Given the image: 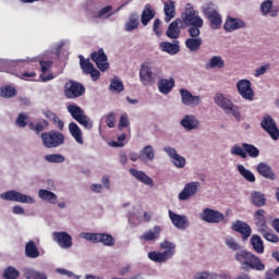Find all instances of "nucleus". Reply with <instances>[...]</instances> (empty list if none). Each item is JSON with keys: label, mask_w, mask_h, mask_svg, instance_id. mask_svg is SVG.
<instances>
[{"label": "nucleus", "mask_w": 279, "mask_h": 279, "mask_svg": "<svg viewBox=\"0 0 279 279\" xmlns=\"http://www.w3.org/2000/svg\"><path fill=\"white\" fill-rule=\"evenodd\" d=\"M28 128L29 130H32V132L40 134V132H44L45 130H47V128H49V121L43 119L39 122H36L35 124L34 122H31L28 123Z\"/></svg>", "instance_id": "obj_42"}, {"label": "nucleus", "mask_w": 279, "mask_h": 279, "mask_svg": "<svg viewBox=\"0 0 279 279\" xmlns=\"http://www.w3.org/2000/svg\"><path fill=\"white\" fill-rule=\"evenodd\" d=\"M181 17L185 27H189L187 33L190 37L197 38L202 34L201 28L204 27V20L199 16V12L193 9V7L185 8Z\"/></svg>", "instance_id": "obj_1"}, {"label": "nucleus", "mask_w": 279, "mask_h": 279, "mask_svg": "<svg viewBox=\"0 0 279 279\" xmlns=\"http://www.w3.org/2000/svg\"><path fill=\"white\" fill-rule=\"evenodd\" d=\"M68 112L71 114L74 121H77V123H80V125H83V128H86V130L93 129V122H90V119L84 114V110L80 106L69 105Z\"/></svg>", "instance_id": "obj_6"}, {"label": "nucleus", "mask_w": 279, "mask_h": 279, "mask_svg": "<svg viewBox=\"0 0 279 279\" xmlns=\"http://www.w3.org/2000/svg\"><path fill=\"white\" fill-rule=\"evenodd\" d=\"M16 125H19V128H27V116L25 113L19 114Z\"/></svg>", "instance_id": "obj_57"}, {"label": "nucleus", "mask_w": 279, "mask_h": 279, "mask_svg": "<svg viewBox=\"0 0 279 279\" xmlns=\"http://www.w3.org/2000/svg\"><path fill=\"white\" fill-rule=\"evenodd\" d=\"M38 195L44 202H48L49 204H58V195L51 191L39 190Z\"/></svg>", "instance_id": "obj_40"}, {"label": "nucleus", "mask_w": 279, "mask_h": 279, "mask_svg": "<svg viewBox=\"0 0 279 279\" xmlns=\"http://www.w3.org/2000/svg\"><path fill=\"white\" fill-rule=\"evenodd\" d=\"M181 125L186 132H191V130H197V128H199V120L194 116H185L181 120Z\"/></svg>", "instance_id": "obj_23"}, {"label": "nucleus", "mask_w": 279, "mask_h": 279, "mask_svg": "<svg viewBox=\"0 0 279 279\" xmlns=\"http://www.w3.org/2000/svg\"><path fill=\"white\" fill-rule=\"evenodd\" d=\"M231 154L233 156H240L241 158H247V153H245V149L243 148V146H239V145H234L231 148Z\"/></svg>", "instance_id": "obj_55"}, {"label": "nucleus", "mask_w": 279, "mask_h": 279, "mask_svg": "<svg viewBox=\"0 0 279 279\" xmlns=\"http://www.w3.org/2000/svg\"><path fill=\"white\" fill-rule=\"evenodd\" d=\"M257 173H259V175H262L263 178H266V180H276V173L269 167V165L265 162H260L257 165Z\"/></svg>", "instance_id": "obj_25"}, {"label": "nucleus", "mask_w": 279, "mask_h": 279, "mask_svg": "<svg viewBox=\"0 0 279 279\" xmlns=\"http://www.w3.org/2000/svg\"><path fill=\"white\" fill-rule=\"evenodd\" d=\"M69 132L71 136L74 137V141L78 143L80 145H84V137L82 136V129L77 125L75 122H71L69 124Z\"/></svg>", "instance_id": "obj_30"}, {"label": "nucleus", "mask_w": 279, "mask_h": 279, "mask_svg": "<svg viewBox=\"0 0 279 279\" xmlns=\"http://www.w3.org/2000/svg\"><path fill=\"white\" fill-rule=\"evenodd\" d=\"M226 244L228 245V247L230 250H233V252H239V250H241V245H239V243H236V241H234V239L227 240Z\"/></svg>", "instance_id": "obj_59"}, {"label": "nucleus", "mask_w": 279, "mask_h": 279, "mask_svg": "<svg viewBox=\"0 0 279 279\" xmlns=\"http://www.w3.org/2000/svg\"><path fill=\"white\" fill-rule=\"evenodd\" d=\"M226 66V61L221 56H214L206 63L205 69H223Z\"/></svg>", "instance_id": "obj_39"}, {"label": "nucleus", "mask_w": 279, "mask_h": 279, "mask_svg": "<svg viewBox=\"0 0 279 279\" xmlns=\"http://www.w3.org/2000/svg\"><path fill=\"white\" fill-rule=\"evenodd\" d=\"M160 232H162V228L160 226H155L153 229L145 232L141 235L142 241H156L160 236Z\"/></svg>", "instance_id": "obj_33"}, {"label": "nucleus", "mask_w": 279, "mask_h": 279, "mask_svg": "<svg viewBox=\"0 0 279 279\" xmlns=\"http://www.w3.org/2000/svg\"><path fill=\"white\" fill-rule=\"evenodd\" d=\"M238 171L240 175H242V178L246 180V182H256V177L254 175V173H252V171L245 169V166L238 165Z\"/></svg>", "instance_id": "obj_46"}, {"label": "nucleus", "mask_w": 279, "mask_h": 279, "mask_svg": "<svg viewBox=\"0 0 279 279\" xmlns=\"http://www.w3.org/2000/svg\"><path fill=\"white\" fill-rule=\"evenodd\" d=\"M1 199L5 202H19L20 204H34V198L14 190L1 194Z\"/></svg>", "instance_id": "obj_10"}, {"label": "nucleus", "mask_w": 279, "mask_h": 279, "mask_svg": "<svg viewBox=\"0 0 279 279\" xmlns=\"http://www.w3.org/2000/svg\"><path fill=\"white\" fill-rule=\"evenodd\" d=\"M163 151H166V154H168V156L172 159V163L174 165V167H177L178 169H184V167L186 166V159L180 156L175 148L168 146L163 148Z\"/></svg>", "instance_id": "obj_17"}, {"label": "nucleus", "mask_w": 279, "mask_h": 279, "mask_svg": "<svg viewBox=\"0 0 279 279\" xmlns=\"http://www.w3.org/2000/svg\"><path fill=\"white\" fill-rule=\"evenodd\" d=\"M163 11L166 15L165 22L170 23L172 19H175V2L172 0L165 2Z\"/></svg>", "instance_id": "obj_32"}, {"label": "nucleus", "mask_w": 279, "mask_h": 279, "mask_svg": "<svg viewBox=\"0 0 279 279\" xmlns=\"http://www.w3.org/2000/svg\"><path fill=\"white\" fill-rule=\"evenodd\" d=\"M175 86V80L173 78H161L158 82V90L162 95H169L171 90H173V87Z\"/></svg>", "instance_id": "obj_22"}, {"label": "nucleus", "mask_w": 279, "mask_h": 279, "mask_svg": "<svg viewBox=\"0 0 279 279\" xmlns=\"http://www.w3.org/2000/svg\"><path fill=\"white\" fill-rule=\"evenodd\" d=\"M242 147L246 154V157L258 158V156H260V150L252 144L243 143Z\"/></svg>", "instance_id": "obj_45"}, {"label": "nucleus", "mask_w": 279, "mask_h": 279, "mask_svg": "<svg viewBox=\"0 0 279 279\" xmlns=\"http://www.w3.org/2000/svg\"><path fill=\"white\" fill-rule=\"evenodd\" d=\"M202 12L207 17L210 16V14H215L217 10L215 9V4H213V2H208L202 7Z\"/></svg>", "instance_id": "obj_54"}, {"label": "nucleus", "mask_w": 279, "mask_h": 279, "mask_svg": "<svg viewBox=\"0 0 279 279\" xmlns=\"http://www.w3.org/2000/svg\"><path fill=\"white\" fill-rule=\"evenodd\" d=\"M92 62H95L97 69L99 71H108L110 69V63H108V56L104 51V48L98 49L90 53Z\"/></svg>", "instance_id": "obj_8"}, {"label": "nucleus", "mask_w": 279, "mask_h": 279, "mask_svg": "<svg viewBox=\"0 0 279 279\" xmlns=\"http://www.w3.org/2000/svg\"><path fill=\"white\" fill-rule=\"evenodd\" d=\"M40 138L46 149H56V147H60L61 145H64V141H65V137L62 134V132L57 130L41 133Z\"/></svg>", "instance_id": "obj_4"}, {"label": "nucleus", "mask_w": 279, "mask_h": 279, "mask_svg": "<svg viewBox=\"0 0 279 279\" xmlns=\"http://www.w3.org/2000/svg\"><path fill=\"white\" fill-rule=\"evenodd\" d=\"M128 138V135L125 133H122L121 135L118 136V142H112L111 145L112 147H123L125 145L123 141Z\"/></svg>", "instance_id": "obj_61"}, {"label": "nucleus", "mask_w": 279, "mask_h": 279, "mask_svg": "<svg viewBox=\"0 0 279 279\" xmlns=\"http://www.w3.org/2000/svg\"><path fill=\"white\" fill-rule=\"evenodd\" d=\"M19 92H16V88H14L11 85H5L0 88V97H3L4 99H12V97H16Z\"/></svg>", "instance_id": "obj_44"}, {"label": "nucleus", "mask_w": 279, "mask_h": 279, "mask_svg": "<svg viewBox=\"0 0 279 279\" xmlns=\"http://www.w3.org/2000/svg\"><path fill=\"white\" fill-rule=\"evenodd\" d=\"M47 162L62 163L64 162V156L60 154H49L45 156Z\"/></svg>", "instance_id": "obj_53"}, {"label": "nucleus", "mask_w": 279, "mask_h": 279, "mask_svg": "<svg viewBox=\"0 0 279 279\" xmlns=\"http://www.w3.org/2000/svg\"><path fill=\"white\" fill-rule=\"evenodd\" d=\"M106 123H107L108 128H114V125L117 123V118L114 117L113 112H111L107 116Z\"/></svg>", "instance_id": "obj_62"}, {"label": "nucleus", "mask_w": 279, "mask_h": 279, "mask_svg": "<svg viewBox=\"0 0 279 279\" xmlns=\"http://www.w3.org/2000/svg\"><path fill=\"white\" fill-rule=\"evenodd\" d=\"M154 72H151V62L145 61L140 68V82L143 86H151L154 84Z\"/></svg>", "instance_id": "obj_11"}, {"label": "nucleus", "mask_w": 279, "mask_h": 279, "mask_svg": "<svg viewBox=\"0 0 279 279\" xmlns=\"http://www.w3.org/2000/svg\"><path fill=\"white\" fill-rule=\"evenodd\" d=\"M259 234L266 240L269 241V243H278L279 238L278 234L274 233L269 227H266L265 229H262L259 231Z\"/></svg>", "instance_id": "obj_43"}, {"label": "nucleus", "mask_w": 279, "mask_h": 279, "mask_svg": "<svg viewBox=\"0 0 279 279\" xmlns=\"http://www.w3.org/2000/svg\"><path fill=\"white\" fill-rule=\"evenodd\" d=\"M138 13L134 12L129 15V21L124 24L125 32H134L138 29L140 20Z\"/></svg>", "instance_id": "obj_36"}, {"label": "nucleus", "mask_w": 279, "mask_h": 279, "mask_svg": "<svg viewBox=\"0 0 279 279\" xmlns=\"http://www.w3.org/2000/svg\"><path fill=\"white\" fill-rule=\"evenodd\" d=\"M53 241L58 243L59 247L62 250H69L73 247V238L65 231H56L52 233Z\"/></svg>", "instance_id": "obj_13"}, {"label": "nucleus", "mask_w": 279, "mask_h": 279, "mask_svg": "<svg viewBox=\"0 0 279 279\" xmlns=\"http://www.w3.org/2000/svg\"><path fill=\"white\" fill-rule=\"evenodd\" d=\"M153 29L157 36H160V34H162V31L160 29V19H156L154 21Z\"/></svg>", "instance_id": "obj_63"}, {"label": "nucleus", "mask_w": 279, "mask_h": 279, "mask_svg": "<svg viewBox=\"0 0 279 279\" xmlns=\"http://www.w3.org/2000/svg\"><path fill=\"white\" fill-rule=\"evenodd\" d=\"M21 272L14 268V266H9L3 271V278L7 279H17Z\"/></svg>", "instance_id": "obj_51"}, {"label": "nucleus", "mask_w": 279, "mask_h": 279, "mask_svg": "<svg viewBox=\"0 0 279 279\" xmlns=\"http://www.w3.org/2000/svg\"><path fill=\"white\" fill-rule=\"evenodd\" d=\"M206 19L209 21V27L211 29H220L221 28V23L223 21L221 20V14L219 12L211 13L206 16Z\"/></svg>", "instance_id": "obj_38"}, {"label": "nucleus", "mask_w": 279, "mask_h": 279, "mask_svg": "<svg viewBox=\"0 0 279 279\" xmlns=\"http://www.w3.org/2000/svg\"><path fill=\"white\" fill-rule=\"evenodd\" d=\"M160 247L166 251L162 253L156 251L148 253V258L153 260V263H167V260L172 258L173 254H175V244H173V242L163 241Z\"/></svg>", "instance_id": "obj_3"}, {"label": "nucleus", "mask_w": 279, "mask_h": 279, "mask_svg": "<svg viewBox=\"0 0 279 279\" xmlns=\"http://www.w3.org/2000/svg\"><path fill=\"white\" fill-rule=\"evenodd\" d=\"M277 276L276 269L266 271V279H278Z\"/></svg>", "instance_id": "obj_64"}, {"label": "nucleus", "mask_w": 279, "mask_h": 279, "mask_svg": "<svg viewBox=\"0 0 279 279\" xmlns=\"http://www.w3.org/2000/svg\"><path fill=\"white\" fill-rule=\"evenodd\" d=\"M78 59H80V66L83 73H86L87 75L89 71L95 68V65H93V63L90 62V59H85L84 56L82 54L78 56Z\"/></svg>", "instance_id": "obj_49"}, {"label": "nucleus", "mask_w": 279, "mask_h": 279, "mask_svg": "<svg viewBox=\"0 0 279 279\" xmlns=\"http://www.w3.org/2000/svg\"><path fill=\"white\" fill-rule=\"evenodd\" d=\"M260 128H263L267 134L272 138V141H278L279 138V129L276 124V120L269 114H265L260 121Z\"/></svg>", "instance_id": "obj_7"}, {"label": "nucleus", "mask_w": 279, "mask_h": 279, "mask_svg": "<svg viewBox=\"0 0 279 279\" xmlns=\"http://www.w3.org/2000/svg\"><path fill=\"white\" fill-rule=\"evenodd\" d=\"M25 256L27 258H38L40 256V251L36 246V242L31 240L25 244Z\"/></svg>", "instance_id": "obj_31"}, {"label": "nucleus", "mask_w": 279, "mask_h": 279, "mask_svg": "<svg viewBox=\"0 0 279 279\" xmlns=\"http://www.w3.org/2000/svg\"><path fill=\"white\" fill-rule=\"evenodd\" d=\"M24 276L26 279H47V275L45 272H40L35 269H26L24 271Z\"/></svg>", "instance_id": "obj_48"}, {"label": "nucleus", "mask_w": 279, "mask_h": 279, "mask_svg": "<svg viewBox=\"0 0 279 279\" xmlns=\"http://www.w3.org/2000/svg\"><path fill=\"white\" fill-rule=\"evenodd\" d=\"M128 125H130V119L128 118V113H123L120 117L119 130H123V128H128Z\"/></svg>", "instance_id": "obj_58"}, {"label": "nucleus", "mask_w": 279, "mask_h": 279, "mask_svg": "<svg viewBox=\"0 0 279 279\" xmlns=\"http://www.w3.org/2000/svg\"><path fill=\"white\" fill-rule=\"evenodd\" d=\"M257 231L260 232L267 228V219L265 218V209H258L254 214Z\"/></svg>", "instance_id": "obj_28"}, {"label": "nucleus", "mask_w": 279, "mask_h": 279, "mask_svg": "<svg viewBox=\"0 0 279 279\" xmlns=\"http://www.w3.org/2000/svg\"><path fill=\"white\" fill-rule=\"evenodd\" d=\"M251 245L257 254H263L265 252V244L263 243V239L258 234H253L251 236Z\"/></svg>", "instance_id": "obj_37"}, {"label": "nucleus", "mask_w": 279, "mask_h": 279, "mask_svg": "<svg viewBox=\"0 0 279 279\" xmlns=\"http://www.w3.org/2000/svg\"><path fill=\"white\" fill-rule=\"evenodd\" d=\"M169 219L171 220L172 226L178 228V230H186V228H189V218L184 215L169 210Z\"/></svg>", "instance_id": "obj_16"}, {"label": "nucleus", "mask_w": 279, "mask_h": 279, "mask_svg": "<svg viewBox=\"0 0 279 279\" xmlns=\"http://www.w3.org/2000/svg\"><path fill=\"white\" fill-rule=\"evenodd\" d=\"M231 230L233 232H239V234L242 235V241L245 243L250 236H252V227L247 225V222L242 221V220H236L235 222L232 223Z\"/></svg>", "instance_id": "obj_15"}, {"label": "nucleus", "mask_w": 279, "mask_h": 279, "mask_svg": "<svg viewBox=\"0 0 279 279\" xmlns=\"http://www.w3.org/2000/svg\"><path fill=\"white\" fill-rule=\"evenodd\" d=\"M141 160H144L145 162H153L156 158V151L154 150V146L147 145L145 146L141 151Z\"/></svg>", "instance_id": "obj_34"}, {"label": "nucleus", "mask_w": 279, "mask_h": 279, "mask_svg": "<svg viewBox=\"0 0 279 279\" xmlns=\"http://www.w3.org/2000/svg\"><path fill=\"white\" fill-rule=\"evenodd\" d=\"M86 93L84 85L70 81L65 84L64 95L68 99H77Z\"/></svg>", "instance_id": "obj_9"}, {"label": "nucleus", "mask_w": 279, "mask_h": 279, "mask_svg": "<svg viewBox=\"0 0 279 279\" xmlns=\"http://www.w3.org/2000/svg\"><path fill=\"white\" fill-rule=\"evenodd\" d=\"M271 65L269 63L262 65L260 68H257L255 70V77H260V75H265L267 73V70L270 68Z\"/></svg>", "instance_id": "obj_60"}, {"label": "nucleus", "mask_w": 279, "mask_h": 279, "mask_svg": "<svg viewBox=\"0 0 279 279\" xmlns=\"http://www.w3.org/2000/svg\"><path fill=\"white\" fill-rule=\"evenodd\" d=\"M98 243H102L107 247L114 245V238L108 233H98Z\"/></svg>", "instance_id": "obj_47"}, {"label": "nucleus", "mask_w": 279, "mask_h": 279, "mask_svg": "<svg viewBox=\"0 0 279 279\" xmlns=\"http://www.w3.org/2000/svg\"><path fill=\"white\" fill-rule=\"evenodd\" d=\"M129 173H131V175H133V178H135V180H138V182L146 184V186H154V179H151L145 172H143L141 170H136L134 168H131L129 170Z\"/></svg>", "instance_id": "obj_21"}, {"label": "nucleus", "mask_w": 279, "mask_h": 279, "mask_svg": "<svg viewBox=\"0 0 279 279\" xmlns=\"http://www.w3.org/2000/svg\"><path fill=\"white\" fill-rule=\"evenodd\" d=\"M271 8H274V0H265L260 4V12L263 16H267V14H271Z\"/></svg>", "instance_id": "obj_52"}, {"label": "nucleus", "mask_w": 279, "mask_h": 279, "mask_svg": "<svg viewBox=\"0 0 279 279\" xmlns=\"http://www.w3.org/2000/svg\"><path fill=\"white\" fill-rule=\"evenodd\" d=\"M238 93L246 101H254V89H252V82L248 80H240L236 83Z\"/></svg>", "instance_id": "obj_12"}, {"label": "nucleus", "mask_w": 279, "mask_h": 279, "mask_svg": "<svg viewBox=\"0 0 279 279\" xmlns=\"http://www.w3.org/2000/svg\"><path fill=\"white\" fill-rule=\"evenodd\" d=\"M40 71L43 74H40V80L43 82H49L53 80V74H45L51 66H53V61L47 60V61H39Z\"/></svg>", "instance_id": "obj_26"}, {"label": "nucleus", "mask_w": 279, "mask_h": 279, "mask_svg": "<svg viewBox=\"0 0 279 279\" xmlns=\"http://www.w3.org/2000/svg\"><path fill=\"white\" fill-rule=\"evenodd\" d=\"M155 17L156 11L151 9V4H146L141 17V22L144 25V27L147 26L149 24V21H151Z\"/></svg>", "instance_id": "obj_29"}, {"label": "nucleus", "mask_w": 279, "mask_h": 279, "mask_svg": "<svg viewBox=\"0 0 279 279\" xmlns=\"http://www.w3.org/2000/svg\"><path fill=\"white\" fill-rule=\"evenodd\" d=\"M202 219L207 223H221L226 220L223 213L210 208H205L203 210Z\"/></svg>", "instance_id": "obj_14"}, {"label": "nucleus", "mask_w": 279, "mask_h": 279, "mask_svg": "<svg viewBox=\"0 0 279 279\" xmlns=\"http://www.w3.org/2000/svg\"><path fill=\"white\" fill-rule=\"evenodd\" d=\"M85 241H90L92 243H98L99 233H82Z\"/></svg>", "instance_id": "obj_56"}, {"label": "nucleus", "mask_w": 279, "mask_h": 279, "mask_svg": "<svg viewBox=\"0 0 279 279\" xmlns=\"http://www.w3.org/2000/svg\"><path fill=\"white\" fill-rule=\"evenodd\" d=\"M160 48L166 53H169L170 56H175V53H180V41L174 40L173 44L169 41H162L160 44Z\"/></svg>", "instance_id": "obj_27"}, {"label": "nucleus", "mask_w": 279, "mask_h": 279, "mask_svg": "<svg viewBox=\"0 0 279 279\" xmlns=\"http://www.w3.org/2000/svg\"><path fill=\"white\" fill-rule=\"evenodd\" d=\"M202 45H203V40H202V37H199V35L197 37H191L185 40L186 49H190L193 52L199 51V49L202 48Z\"/></svg>", "instance_id": "obj_35"}, {"label": "nucleus", "mask_w": 279, "mask_h": 279, "mask_svg": "<svg viewBox=\"0 0 279 279\" xmlns=\"http://www.w3.org/2000/svg\"><path fill=\"white\" fill-rule=\"evenodd\" d=\"M180 23H182V20L178 19L169 24L168 29L166 32V36H168V38H171L173 40L180 38Z\"/></svg>", "instance_id": "obj_24"}, {"label": "nucleus", "mask_w": 279, "mask_h": 279, "mask_svg": "<svg viewBox=\"0 0 279 279\" xmlns=\"http://www.w3.org/2000/svg\"><path fill=\"white\" fill-rule=\"evenodd\" d=\"M251 199L253 206H256L257 208H262V206H265L267 204V198H265V194L262 192L254 191L251 194Z\"/></svg>", "instance_id": "obj_41"}, {"label": "nucleus", "mask_w": 279, "mask_h": 279, "mask_svg": "<svg viewBox=\"0 0 279 279\" xmlns=\"http://www.w3.org/2000/svg\"><path fill=\"white\" fill-rule=\"evenodd\" d=\"M109 88L112 93H123L125 89L123 82H121L117 76L111 80Z\"/></svg>", "instance_id": "obj_50"}, {"label": "nucleus", "mask_w": 279, "mask_h": 279, "mask_svg": "<svg viewBox=\"0 0 279 279\" xmlns=\"http://www.w3.org/2000/svg\"><path fill=\"white\" fill-rule=\"evenodd\" d=\"M234 258L244 271H265V264H263L260 257L250 251H238Z\"/></svg>", "instance_id": "obj_2"}, {"label": "nucleus", "mask_w": 279, "mask_h": 279, "mask_svg": "<svg viewBox=\"0 0 279 279\" xmlns=\"http://www.w3.org/2000/svg\"><path fill=\"white\" fill-rule=\"evenodd\" d=\"M201 186L202 185L197 181L185 184L183 191L179 194V199H181V202H184L189 199V197H193V195L197 193Z\"/></svg>", "instance_id": "obj_18"}, {"label": "nucleus", "mask_w": 279, "mask_h": 279, "mask_svg": "<svg viewBox=\"0 0 279 279\" xmlns=\"http://www.w3.org/2000/svg\"><path fill=\"white\" fill-rule=\"evenodd\" d=\"M242 27H245V22L235 17H228L223 25L226 32H236V29H242Z\"/></svg>", "instance_id": "obj_20"}, {"label": "nucleus", "mask_w": 279, "mask_h": 279, "mask_svg": "<svg viewBox=\"0 0 279 279\" xmlns=\"http://www.w3.org/2000/svg\"><path fill=\"white\" fill-rule=\"evenodd\" d=\"M180 95L184 106H199L202 104V98L199 96H193L189 89H180Z\"/></svg>", "instance_id": "obj_19"}, {"label": "nucleus", "mask_w": 279, "mask_h": 279, "mask_svg": "<svg viewBox=\"0 0 279 279\" xmlns=\"http://www.w3.org/2000/svg\"><path fill=\"white\" fill-rule=\"evenodd\" d=\"M215 104L222 108L226 114H232L236 121H241V111L239 110V107L232 104V100L226 98L222 94H218L215 97Z\"/></svg>", "instance_id": "obj_5"}]
</instances>
